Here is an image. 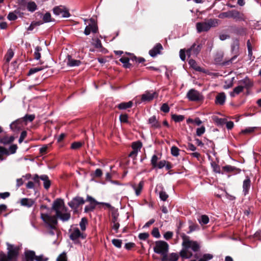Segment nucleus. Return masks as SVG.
<instances>
[{
	"instance_id": "38",
	"label": "nucleus",
	"mask_w": 261,
	"mask_h": 261,
	"mask_svg": "<svg viewBox=\"0 0 261 261\" xmlns=\"http://www.w3.org/2000/svg\"><path fill=\"white\" fill-rule=\"evenodd\" d=\"M171 118L175 122H179L182 121L184 119L185 117L183 115L172 114L171 115Z\"/></svg>"
},
{
	"instance_id": "63",
	"label": "nucleus",
	"mask_w": 261,
	"mask_h": 261,
	"mask_svg": "<svg viewBox=\"0 0 261 261\" xmlns=\"http://www.w3.org/2000/svg\"><path fill=\"white\" fill-rule=\"evenodd\" d=\"M119 214L116 212H113L112 213V223H116L118 222Z\"/></svg>"
},
{
	"instance_id": "35",
	"label": "nucleus",
	"mask_w": 261,
	"mask_h": 261,
	"mask_svg": "<svg viewBox=\"0 0 261 261\" xmlns=\"http://www.w3.org/2000/svg\"><path fill=\"white\" fill-rule=\"evenodd\" d=\"M41 50H42V48L40 46H37V47H36L34 55L35 59L38 60L40 59L41 54H40V51H41Z\"/></svg>"
},
{
	"instance_id": "6",
	"label": "nucleus",
	"mask_w": 261,
	"mask_h": 261,
	"mask_svg": "<svg viewBox=\"0 0 261 261\" xmlns=\"http://www.w3.org/2000/svg\"><path fill=\"white\" fill-rule=\"evenodd\" d=\"M25 261H47L48 258L45 257L43 255L37 256L35 251L33 250H27L24 252Z\"/></svg>"
},
{
	"instance_id": "56",
	"label": "nucleus",
	"mask_w": 261,
	"mask_h": 261,
	"mask_svg": "<svg viewBox=\"0 0 261 261\" xmlns=\"http://www.w3.org/2000/svg\"><path fill=\"white\" fill-rule=\"evenodd\" d=\"M159 196L160 199L164 201H165L169 197L166 192L163 191L160 192Z\"/></svg>"
},
{
	"instance_id": "43",
	"label": "nucleus",
	"mask_w": 261,
	"mask_h": 261,
	"mask_svg": "<svg viewBox=\"0 0 261 261\" xmlns=\"http://www.w3.org/2000/svg\"><path fill=\"white\" fill-rule=\"evenodd\" d=\"M18 148V146L16 144H12L10 145L8 149V151L9 155L11 154H14Z\"/></svg>"
},
{
	"instance_id": "14",
	"label": "nucleus",
	"mask_w": 261,
	"mask_h": 261,
	"mask_svg": "<svg viewBox=\"0 0 261 261\" xmlns=\"http://www.w3.org/2000/svg\"><path fill=\"white\" fill-rule=\"evenodd\" d=\"M251 181L248 176H246L243 182V192L245 196L248 195L251 187Z\"/></svg>"
},
{
	"instance_id": "58",
	"label": "nucleus",
	"mask_w": 261,
	"mask_h": 261,
	"mask_svg": "<svg viewBox=\"0 0 261 261\" xmlns=\"http://www.w3.org/2000/svg\"><path fill=\"white\" fill-rule=\"evenodd\" d=\"M188 248L183 247V249L180 251L179 255L183 258H187Z\"/></svg>"
},
{
	"instance_id": "26",
	"label": "nucleus",
	"mask_w": 261,
	"mask_h": 261,
	"mask_svg": "<svg viewBox=\"0 0 261 261\" xmlns=\"http://www.w3.org/2000/svg\"><path fill=\"white\" fill-rule=\"evenodd\" d=\"M189 64L190 65V66L195 69L197 71L199 72H204V70L201 67L198 66L196 62L194 59H190L189 62Z\"/></svg>"
},
{
	"instance_id": "53",
	"label": "nucleus",
	"mask_w": 261,
	"mask_h": 261,
	"mask_svg": "<svg viewBox=\"0 0 261 261\" xmlns=\"http://www.w3.org/2000/svg\"><path fill=\"white\" fill-rule=\"evenodd\" d=\"M57 261H67L66 253L64 252L60 254L57 258Z\"/></svg>"
},
{
	"instance_id": "49",
	"label": "nucleus",
	"mask_w": 261,
	"mask_h": 261,
	"mask_svg": "<svg viewBox=\"0 0 261 261\" xmlns=\"http://www.w3.org/2000/svg\"><path fill=\"white\" fill-rule=\"evenodd\" d=\"M97 204H90L89 205H86L84 209L85 212L88 213L89 212L93 211L95 209Z\"/></svg>"
},
{
	"instance_id": "44",
	"label": "nucleus",
	"mask_w": 261,
	"mask_h": 261,
	"mask_svg": "<svg viewBox=\"0 0 261 261\" xmlns=\"http://www.w3.org/2000/svg\"><path fill=\"white\" fill-rule=\"evenodd\" d=\"M256 128L255 127H249L241 131V133L243 134H251L254 132Z\"/></svg>"
},
{
	"instance_id": "52",
	"label": "nucleus",
	"mask_w": 261,
	"mask_h": 261,
	"mask_svg": "<svg viewBox=\"0 0 261 261\" xmlns=\"http://www.w3.org/2000/svg\"><path fill=\"white\" fill-rule=\"evenodd\" d=\"M83 145L81 142H74L71 145V148L72 149H77L81 148Z\"/></svg>"
},
{
	"instance_id": "1",
	"label": "nucleus",
	"mask_w": 261,
	"mask_h": 261,
	"mask_svg": "<svg viewBox=\"0 0 261 261\" xmlns=\"http://www.w3.org/2000/svg\"><path fill=\"white\" fill-rule=\"evenodd\" d=\"M70 213H62L61 211L57 212L55 216H50L47 214H41V218L46 226L51 229H56L58 224L57 218L60 219L62 221H67L70 218Z\"/></svg>"
},
{
	"instance_id": "23",
	"label": "nucleus",
	"mask_w": 261,
	"mask_h": 261,
	"mask_svg": "<svg viewBox=\"0 0 261 261\" xmlns=\"http://www.w3.org/2000/svg\"><path fill=\"white\" fill-rule=\"evenodd\" d=\"M67 65L71 67L78 66L81 64L80 60H75L72 58L71 56L68 55L67 57Z\"/></svg>"
},
{
	"instance_id": "41",
	"label": "nucleus",
	"mask_w": 261,
	"mask_h": 261,
	"mask_svg": "<svg viewBox=\"0 0 261 261\" xmlns=\"http://www.w3.org/2000/svg\"><path fill=\"white\" fill-rule=\"evenodd\" d=\"M88 223V220L86 218L84 217L82 218L81 221L80 223V226L82 231H84L86 229V225Z\"/></svg>"
},
{
	"instance_id": "40",
	"label": "nucleus",
	"mask_w": 261,
	"mask_h": 261,
	"mask_svg": "<svg viewBox=\"0 0 261 261\" xmlns=\"http://www.w3.org/2000/svg\"><path fill=\"white\" fill-rule=\"evenodd\" d=\"M43 69V67H38L31 68L29 70V71L27 75L28 76H30L31 75H32V74H33L38 71H40Z\"/></svg>"
},
{
	"instance_id": "57",
	"label": "nucleus",
	"mask_w": 261,
	"mask_h": 261,
	"mask_svg": "<svg viewBox=\"0 0 261 261\" xmlns=\"http://www.w3.org/2000/svg\"><path fill=\"white\" fill-rule=\"evenodd\" d=\"M43 20L45 22L51 21V14L49 12H46L43 17Z\"/></svg>"
},
{
	"instance_id": "37",
	"label": "nucleus",
	"mask_w": 261,
	"mask_h": 261,
	"mask_svg": "<svg viewBox=\"0 0 261 261\" xmlns=\"http://www.w3.org/2000/svg\"><path fill=\"white\" fill-rule=\"evenodd\" d=\"M223 56L221 55H218L215 58V61L216 63L218 64H222L223 65H225L227 64V62H222Z\"/></svg>"
},
{
	"instance_id": "22",
	"label": "nucleus",
	"mask_w": 261,
	"mask_h": 261,
	"mask_svg": "<svg viewBox=\"0 0 261 261\" xmlns=\"http://www.w3.org/2000/svg\"><path fill=\"white\" fill-rule=\"evenodd\" d=\"M226 96L224 92L219 93L216 97L215 103L217 105H223L225 101Z\"/></svg>"
},
{
	"instance_id": "45",
	"label": "nucleus",
	"mask_w": 261,
	"mask_h": 261,
	"mask_svg": "<svg viewBox=\"0 0 261 261\" xmlns=\"http://www.w3.org/2000/svg\"><path fill=\"white\" fill-rule=\"evenodd\" d=\"M213 257V255L211 254L206 253L204 254L203 256L200 258L198 261H208L211 260Z\"/></svg>"
},
{
	"instance_id": "46",
	"label": "nucleus",
	"mask_w": 261,
	"mask_h": 261,
	"mask_svg": "<svg viewBox=\"0 0 261 261\" xmlns=\"http://www.w3.org/2000/svg\"><path fill=\"white\" fill-rule=\"evenodd\" d=\"M179 149L175 146H173L171 148V153L174 156H178L179 155Z\"/></svg>"
},
{
	"instance_id": "24",
	"label": "nucleus",
	"mask_w": 261,
	"mask_h": 261,
	"mask_svg": "<svg viewBox=\"0 0 261 261\" xmlns=\"http://www.w3.org/2000/svg\"><path fill=\"white\" fill-rule=\"evenodd\" d=\"M34 203L35 202L33 200L27 198H22L20 200L21 205L28 207H32Z\"/></svg>"
},
{
	"instance_id": "51",
	"label": "nucleus",
	"mask_w": 261,
	"mask_h": 261,
	"mask_svg": "<svg viewBox=\"0 0 261 261\" xmlns=\"http://www.w3.org/2000/svg\"><path fill=\"white\" fill-rule=\"evenodd\" d=\"M143 181H141L139 184L137 188H135V192H136V194L137 196H139L140 194L141 191L142 190V188H143Z\"/></svg>"
},
{
	"instance_id": "32",
	"label": "nucleus",
	"mask_w": 261,
	"mask_h": 261,
	"mask_svg": "<svg viewBox=\"0 0 261 261\" xmlns=\"http://www.w3.org/2000/svg\"><path fill=\"white\" fill-rule=\"evenodd\" d=\"M27 9L31 12H34L37 9V6L34 2H29L27 4Z\"/></svg>"
},
{
	"instance_id": "31",
	"label": "nucleus",
	"mask_w": 261,
	"mask_h": 261,
	"mask_svg": "<svg viewBox=\"0 0 261 261\" xmlns=\"http://www.w3.org/2000/svg\"><path fill=\"white\" fill-rule=\"evenodd\" d=\"M35 118V115L34 114L29 115L27 114L23 117L21 118L23 119V122L24 125H26L28 122L33 121Z\"/></svg>"
},
{
	"instance_id": "4",
	"label": "nucleus",
	"mask_w": 261,
	"mask_h": 261,
	"mask_svg": "<svg viewBox=\"0 0 261 261\" xmlns=\"http://www.w3.org/2000/svg\"><path fill=\"white\" fill-rule=\"evenodd\" d=\"M154 243V252L161 254L162 255L161 260L165 261L166 259V254L168 253L169 249L168 244L164 241H157Z\"/></svg>"
},
{
	"instance_id": "47",
	"label": "nucleus",
	"mask_w": 261,
	"mask_h": 261,
	"mask_svg": "<svg viewBox=\"0 0 261 261\" xmlns=\"http://www.w3.org/2000/svg\"><path fill=\"white\" fill-rule=\"evenodd\" d=\"M158 157L156 154L153 155L151 160V164L153 168L157 167V162L158 160Z\"/></svg>"
},
{
	"instance_id": "7",
	"label": "nucleus",
	"mask_w": 261,
	"mask_h": 261,
	"mask_svg": "<svg viewBox=\"0 0 261 261\" xmlns=\"http://www.w3.org/2000/svg\"><path fill=\"white\" fill-rule=\"evenodd\" d=\"M202 47V44L199 40H197L192 46L186 50V54L188 57L194 55L197 56L200 52Z\"/></svg>"
},
{
	"instance_id": "5",
	"label": "nucleus",
	"mask_w": 261,
	"mask_h": 261,
	"mask_svg": "<svg viewBox=\"0 0 261 261\" xmlns=\"http://www.w3.org/2000/svg\"><path fill=\"white\" fill-rule=\"evenodd\" d=\"M182 245L186 248H191L194 252H197L200 249V245L196 241H191L189 237L186 235L182 236Z\"/></svg>"
},
{
	"instance_id": "17",
	"label": "nucleus",
	"mask_w": 261,
	"mask_h": 261,
	"mask_svg": "<svg viewBox=\"0 0 261 261\" xmlns=\"http://www.w3.org/2000/svg\"><path fill=\"white\" fill-rule=\"evenodd\" d=\"M163 49V46L161 43H157L149 50V54L152 57H155L157 55L160 54L161 50Z\"/></svg>"
},
{
	"instance_id": "11",
	"label": "nucleus",
	"mask_w": 261,
	"mask_h": 261,
	"mask_svg": "<svg viewBox=\"0 0 261 261\" xmlns=\"http://www.w3.org/2000/svg\"><path fill=\"white\" fill-rule=\"evenodd\" d=\"M70 239L74 242V244H79L80 242L79 240V238L83 239L85 238V236L82 233L78 228H75L73 231L70 234Z\"/></svg>"
},
{
	"instance_id": "64",
	"label": "nucleus",
	"mask_w": 261,
	"mask_h": 261,
	"mask_svg": "<svg viewBox=\"0 0 261 261\" xmlns=\"http://www.w3.org/2000/svg\"><path fill=\"white\" fill-rule=\"evenodd\" d=\"M205 129L204 126H202L199 128H197L196 130V135L198 136H201L205 132Z\"/></svg>"
},
{
	"instance_id": "61",
	"label": "nucleus",
	"mask_w": 261,
	"mask_h": 261,
	"mask_svg": "<svg viewBox=\"0 0 261 261\" xmlns=\"http://www.w3.org/2000/svg\"><path fill=\"white\" fill-rule=\"evenodd\" d=\"M170 110V108L167 103H164L162 105V106L161 107V111L164 113H168Z\"/></svg>"
},
{
	"instance_id": "55",
	"label": "nucleus",
	"mask_w": 261,
	"mask_h": 261,
	"mask_svg": "<svg viewBox=\"0 0 261 261\" xmlns=\"http://www.w3.org/2000/svg\"><path fill=\"white\" fill-rule=\"evenodd\" d=\"M42 23L40 21H33L31 23V25L28 28V31H33L36 26H38Z\"/></svg>"
},
{
	"instance_id": "20",
	"label": "nucleus",
	"mask_w": 261,
	"mask_h": 261,
	"mask_svg": "<svg viewBox=\"0 0 261 261\" xmlns=\"http://www.w3.org/2000/svg\"><path fill=\"white\" fill-rule=\"evenodd\" d=\"M64 204L63 200L60 198H58L54 201L51 208L57 214V212L61 211L60 209Z\"/></svg>"
},
{
	"instance_id": "36",
	"label": "nucleus",
	"mask_w": 261,
	"mask_h": 261,
	"mask_svg": "<svg viewBox=\"0 0 261 261\" xmlns=\"http://www.w3.org/2000/svg\"><path fill=\"white\" fill-rule=\"evenodd\" d=\"M14 56V52L11 49H9L5 56L6 61L9 63Z\"/></svg>"
},
{
	"instance_id": "34",
	"label": "nucleus",
	"mask_w": 261,
	"mask_h": 261,
	"mask_svg": "<svg viewBox=\"0 0 261 261\" xmlns=\"http://www.w3.org/2000/svg\"><path fill=\"white\" fill-rule=\"evenodd\" d=\"M142 146V143L141 141H138L136 142H134L132 143V147L133 150H137L138 151L140 150Z\"/></svg>"
},
{
	"instance_id": "3",
	"label": "nucleus",
	"mask_w": 261,
	"mask_h": 261,
	"mask_svg": "<svg viewBox=\"0 0 261 261\" xmlns=\"http://www.w3.org/2000/svg\"><path fill=\"white\" fill-rule=\"evenodd\" d=\"M219 20L216 18L208 19L205 21L198 22L196 24L197 31L198 33L208 31L211 28L218 26Z\"/></svg>"
},
{
	"instance_id": "30",
	"label": "nucleus",
	"mask_w": 261,
	"mask_h": 261,
	"mask_svg": "<svg viewBox=\"0 0 261 261\" xmlns=\"http://www.w3.org/2000/svg\"><path fill=\"white\" fill-rule=\"evenodd\" d=\"M239 40H235L231 45V49L233 54H239Z\"/></svg>"
},
{
	"instance_id": "33",
	"label": "nucleus",
	"mask_w": 261,
	"mask_h": 261,
	"mask_svg": "<svg viewBox=\"0 0 261 261\" xmlns=\"http://www.w3.org/2000/svg\"><path fill=\"white\" fill-rule=\"evenodd\" d=\"M229 18H232L233 19H239L240 18V13L238 11L236 10L229 11Z\"/></svg>"
},
{
	"instance_id": "21",
	"label": "nucleus",
	"mask_w": 261,
	"mask_h": 261,
	"mask_svg": "<svg viewBox=\"0 0 261 261\" xmlns=\"http://www.w3.org/2000/svg\"><path fill=\"white\" fill-rule=\"evenodd\" d=\"M15 139V138L13 136L8 137L7 135H5L0 138V143L4 145H9L13 143Z\"/></svg>"
},
{
	"instance_id": "27",
	"label": "nucleus",
	"mask_w": 261,
	"mask_h": 261,
	"mask_svg": "<svg viewBox=\"0 0 261 261\" xmlns=\"http://www.w3.org/2000/svg\"><path fill=\"white\" fill-rule=\"evenodd\" d=\"M133 103L132 101L128 102H122L118 105L116 107L119 110H125L127 108H130L132 107Z\"/></svg>"
},
{
	"instance_id": "54",
	"label": "nucleus",
	"mask_w": 261,
	"mask_h": 261,
	"mask_svg": "<svg viewBox=\"0 0 261 261\" xmlns=\"http://www.w3.org/2000/svg\"><path fill=\"white\" fill-rule=\"evenodd\" d=\"M151 234L156 238H160L161 235L159 230L158 228L154 227L151 231Z\"/></svg>"
},
{
	"instance_id": "18",
	"label": "nucleus",
	"mask_w": 261,
	"mask_h": 261,
	"mask_svg": "<svg viewBox=\"0 0 261 261\" xmlns=\"http://www.w3.org/2000/svg\"><path fill=\"white\" fill-rule=\"evenodd\" d=\"M239 83L240 85H242L243 87V89L244 88L249 89L253 86V82L247 76L245 77L244 79L239 81Z\"/></svg>"
},
{
	"instance_id": "15",
	"label": "nucleus",
	"mask_w": 261,
	"mask_h": 261,
	"mask_svg": "<svg viewBox=\"0 0 261 261\" xmlns=\"http://www.w3.org/2000/svg\"><path fill=\"white\" fill-rule=\"evenodd\" d=\"M158 96V93L154 92L153 93H150L149 91H146L145 93L141 95V101H150L155 97Z\"/></svg>"
},
{
	"instance_id": "16",
	"label": "nucleus",
	"mask_w": 261,
	"mask_h": 261,
	"mask_svg": "<svg viewBox=\"0 0 261 261\" xmlns=\"http://www.w3.org/2000/svg\"><path fill=\"white\" fill-rule=\"evenodd\" d=\"M241 171V170L239 168H237L231 165H226L222 167L221 173L224 174V173H233L234 174H237L240 173Z\"/></svg>"
},
{
	"instance_id": "39",
	"label": "nucleus",
	"mask_w": 261,
	"mask_h": 261,
	"mask_svg": "<svg viewBox=\"0 0 261 261\" xmlns=\"http://www.w3.org/2000/svg\"><path fill=\"white\" fill-rule=\"evenodd\" d=\"M102 175V171L100 169H97L94 172L91 173V176L93 178H99Z\"/></svg>"
},
{
	"instance_id": "13",
	"label": "nucleus",
	"mask_w": 261,
	"mask_h": 261,
	"mask_svg": "<svg viewBox=\"0 0 261 261\" xmlns=\"http://www.w3.org/2000/svg\"><path fill=\"white\" fill-rule=\"evenodd\" d=\"M24 125L23 119L21 118L18 119L13 122L10 125V128L14 132H18L21 130Z\"/></svg>"
},
{
	"instance_id": "10",
	"label": "nucleus",
	"mask_w": 261,
	"mask_h": 261,
	"mask_svg": "<svg viewBox=\"0 0 261 261\" xmlns=\"http://www.w3.org/2000/svg\"><path fill=\"white\" fill-rule=\"evenodd\" d=\"M85 200L83 197L76 196L68 202V205L72 209L76 210L79 207L85 203Z\"/></svg>"
},
{
	"instance_id": "2",
	"label": "nucleus",
	"mask_w": 261,
	"mask_h": 261,
	"mask_svg": "<svg viewBox=\"0 0 261 261\" xmlns=\"http://www.w3.org/2000/svg\"><path fill=\"white\" fill-rule=\"evenodd\" d=\"M7 254H5L3 251L0 252V261H17L20 247L9 243H7Z\"/></svg>"
},
{
	"instance_id": "28",
	"label": "nucleus",
	"mask_w": 261,
	"mask_h": 261,
	"mask_svg": "<svg viewBox=\"0 0 261 261\" xmlns=\"http://www.w3.org/2000/svg\"><path fill=\"white\" fill-rule=\"evenodd\" d=\"M119 61L123 64V66L125 68H130L132 66V64L129 63V58L128 57H122Z\"/></svg>"
},
{
	"instance_id": "9",
	"label": "nucleus",
	"mask_w": 261,
	"mask_h": 261,
	"mask_svg": "<svg viewBox=\"0 0 261 261\" xmlns=\"http://www.w3.org/2000/svg\"><path fill=\"white\" fill-rule=\"evenodd\" d=\"M53 10L55 15H61L62 17H69L70 16L69 10L64 6H56Z\"/></svg>"
},
{
	"instance_id": "19",
	"label": "nucleus",
	"mask_w": 261,
	"mask_h": 261,
	"mask_svg": "<svg viewBox=\"0 0 261 261\" xmlns=\"http://www.w3.org/2000/svg\"><path fill=\"white\" fill-rule=\"evenodd\" d=\"M148 124H150L151 127L153 129L160 128L161 124L160 122L156 119L155 116H152L148 119Z\"/></svg>"
},
{
	"instance_id": "25",
	"label": "nucleus",
	"mask_w": 261,
	"mask_h": 261,
	"mask_svg": "<svg viewBox=\"0 0 261 261\" xmlns=\"http://www.w3.org/2000/svg\"><path fill=\"white\" fill-rule=\"evenodd\" d=\"M40 179L43 181V186L45 189L48 190L50 186L51 182L47 175H42L40 176Z\"/></svg>"
},
{
	"instance_id": "12",
	"label": "nucleus",
	"mask_w": 261,
	"mask_h": 261,
	"mask_svg": "<svg viewBox=\"0 0 261 261\" xmlns=\"http://www.w3.org/2000/svg\"><path fill=\"white\" fill-rule=\"evenodd\" d=\"M91 24L86 26L84 30V34L86 35H89L91 32L96 33L98 31V26L93 18L90 19Z\"/></svg>"
},
{
	"instance_id": "8",
	"label": "nucleus",
	"mask_w": 261,
	"mask_h": 261,
	"mask_svg": "<svg viewBox=\"0 0 261 261\" xmlns=\"http://www.w3.org/2000/svg\"><path fill=\"white\" fill-rule=\"evenodd\" d=\"M187 97L191 101H200L203 99L202 95L195 89H190L187 93Z\"/></svg>"
},
{
	"instance_id": "29",
	"label": "nucleus",
	"mask_w": 261,
	"mask_h": 261,
	"mask_svg": "<svg viewBox=\"0 0 261 261\" xmlns=\"http://www.w3.org/2000/svg\"><path fill=\"white\" fill-rule=\"evenodd\" d=\"M243 87L242 85H239L233 89V91L230 92V96L231 97H234L236 94H239L241 92H243Z\"/></svg>"
},
{
	"instance_id": "59",
	"label": "nucleus",
	"mask_w": 261,
	"mask_h": 261,
	"mask_svg": "<svg viewBox=\"0 0 261 261\" xmlns=\"http://www.w3.org/2000/svg\"><path fill=\"white\" fill-rule=\"evenodd\" d=\"M113 244L116 247L120 248L121 247L122 241L118 239H113L112 240Z\"/></svg>"
},
{
	"instance_id": "42",
	"label": "nucleus",
	"mask_w": 261,
	"mask_h": 261,
	"mask_svg": "<svg viewBox=\"0 0 261 261\" xmlns=\"http://www.w3.org/2000/svg\"><path fill=\"white\" fill-rule=\"evenodd\" d=\"M128 115L127 114H122L119 116V120L121 123H128Z\"/></svg>"
},
{
	"instance_id": "62",
	"label": "nucleus",
	"mask_w": 261,
	"mask_h": 261,
	"mask_svg": "<svg viewBox=\"0 0 261 261\" xmlns=\"http://www.w3.org/2000/svg\"><path fill=\"white\" fill-rule=\"evenodd\" d=\"M149 234L148 232H143L140 233L138 236V238L141 240L145 241L149 237Z\"/></svg>"
},
{
	"instance_id": "50",
	"label": "nucleus",
	"mask_w": 261,
	"mask_h": 261,
	"mask_svg": "<svg viewBox=\"0 0 261 261\" xmlns=\"http://www.w3.org/2000/svg\"><path fill=\"white\" fill-rule=\"evenodd\" d=\"M200 223L203 224H207L209 222V218L207 215H203L201 216V219L199 220Z\"/></svg>"
},
{
	"instance_id": "60",
	"label": "nucleus",
	"mask_w": 261,
	"mask_h": 261,
	"mask_svg": "<svg viewBox=\"0 0 261 261\" xmlns=\"http://www.w3.org/2000/svg\"><path fill=\"white\" fill-rule=\"evenodd\" d=\"M0 154L3 155H9V153L8 151V149L4 146H0Z\"/></svg>"
},
{
	"instance_id": "48",
	"label": "nucleus",
	"mask_w": 261,
	"mask_h": 261,
	"mask_svg": "<svg viewBox=\"0 0 261 261\" xmlns=\"http://www.w3.org/2000/svg\"><path fill=\"white\" fill-rule=\"evenodd\" d=\"M50 144L44 145L42 147L39 149V153L41 155H44L47 153V149L48 148V146H50Z\"/></svg>"
}]
</instances>
